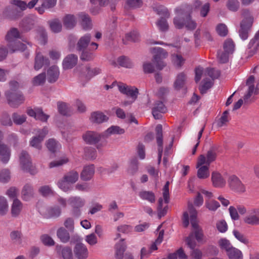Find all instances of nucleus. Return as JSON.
Masks as SVG:
<instances>
[{"instance_id":"7","label":"nucleus","mask_w":259,"mask_h":259,"mask_svg":"<svg viewBox=\"0 0 259 259\" xmlns=\"http://www.w3.org/2000/svg\"><path fill=\"white\" fill-rule=\"evenodd\" d=\"M154 50L155 54L153 56V61L155 63L156 68L161 70L166 66V63L163 60L167 57V53L160 48H155Z\"/></svg>"},{"instance_id":"55","label":"nucleus","mask_w":259,"mask_h":259,"mask_svg":"<svg viewBox=\"0 0 259 259\" xmlns=\"http://www.w3.org/2000/svg\"><path fill=\"white\" fill-rule=\"evenodd\" d=\"M233 233L236 238L239 241L246 245L249 244V239L244 234L237 230H234Z\"/></svg>"},{"instance_id":"5","label":"nucleus","mask_w":259,"mask_h":259,"mask_svg":"<svg viewBox=\"0 0 259 259\" xmlns=\"http://www.w3.org/2000/svg\"><path fill=\"white\" fill-rule=\"evenodd\" d=\"M218 155V147L216 146L211 147L206 153L200 155L197 158L198 165L210 164L215 161Z\"/></svg>"},{"instance_id":"17","label":"nucleus","mask_w":259,"mask_h":259,"mask_svg":"<svg viewBox=\"0 0 259 259\" xmlns=\"http://www.w3.org/2000/svg\"><path fill=\"white\" fill-rule=\"evenodd\" d=\"M3 134L0 131V140L3 139ZM10 156V150L5 144L0 142V158L4 163H7Z\"/></svg>"},{"instance_id":"24","label":"nucleus","mask_w":259,"mask_h":259,"mask_svg":"<svg viewBox=\"0 0 259 259\" xmlns=\"http://www.w3.org/2000/svg\"><path fill=\"white\" fill-rule=\"evenodd\" d=\"M100 135L92 131H88L83 135L84 141L89 144H95L100 140Z\"/></svg>"},{"instance_id":"47","label":"nucleus","mask_w":259,"mask_h":259,"mask_svg":"<svg viewBox=\"0 0 259 259\" xmlns=\"http://www.w3.org/2000/svg\"><path fill=\"white\" fill-rule=\"evenodd\" d=\"M58 109L60 114L63 115H70L69 107L66 103L64 102H58Z\"/></svg>"},{"instance_id":"34","label":"nucleus","mask_w":259,"mask_h":259,"mask_svg":"<svg viewBox=\"0 0 259 259\" xmlns=\"http://www.w3.org/2000/svg\"><path fill=\"white\" fill-rule=\"evenodd\" d=\"M78 174L76 171L72 170L64 176L66 179L70 184L75 183L78 179Z\"/></svg>"},{"instance_id":"9","label":"nucleus","mask_w":259,"mask_h":259,"mask_svg":"<svg viewBox=\"0 0 259 259\" xmlns=\"http://www.w3.org/2000/svg\"><path fill=\"white\" fill-rule=\"evenodd\" d=\"M8 104L11 107H18L24 101V98L20 92H7L6 93Z\"/></svg>"},{"instance_id":"26","label":"nucleus","mask_w":259,"mask_h":259,"mask_svg":"<svg viewBox=\"0 0 259 259\" xmlns=\"http://www.w3.org/2000/svg\"><path fill=\"white\" fill-rule=\"evenodd\" d=\"M91 39V36L89 34H85L81 37L77 44L76 49L77 51H81L83 50L88 49V48L87 47L89 45Z\"/></svg>"},{"instance_id":"25","label":"nucleus","mask_w":259,"mask_h":259,"mask_svg":"<svg viewBox=\"0 0 259 259\" xmlns=\"http://www.w3.org/2000/svg\"><path fill=\"white\" fill-rule=\"evenodd\" d=\"M94 172L95 167L94 165L91 164L85 166L81 173V179L83 181L90 180L93 176Z\"/></svg>"},{"instance_id":"8","label":"nucleus","mask_w":259,"mask_h":259,"mask_svg":"<svg viewBox=\"0 0 259 259\" xmlns=\"http://www.w3.org/2000/svg\"><path fill=\"white\" fill-rule=\"evenodd\" d=\"M19 159L21 167L24 170L28 171L31 174L33 175L36 173V169L32 165L30 156L26 151H22Z\"/></svg>"},{"instance_id":"10","label":"nucleus","mask_w":259,"mask_h":259,"mask_svg":"<svg viewBox=\"0 0 259 259\" xmlns=\"http://www.w3.org/2000/svg\"><path fill=\"white\" fill-rule=\"evenodd\" d=\"M243 221L245 224L251 226L259 225V207L249 210Z\"/></svg>"},{"instance_id":"41","label":"nucleus","mask_w":259,"mask_h":259,"mask_svg":"<svg viewBox=\"0 0 259 259\" xmlns=\"http://www.w3.org/2000/svg\"><path fill=\"white\" fill-rule=\"evenodd\" d=\"M153 9L157 14L159 15H162L166 18H168L170 17V13L167 9L163 6H158Z\"/></svg>"},{"instance_id":"6","label":"nucleus","mask_w":259,"mask_h":259,"mask_svg":"<svg viewBox=\"0 0 259 259\" xmlns=\"http://www.w3.org/2000/svg\"><path fill=\"white\" fill-rule=\"evenodd\" d=\"M118 87L121 93L126 95L130 98V100L124 101L122 102V104L124 106H126L130 105L135 101L138 94V90L137 88L128 86L122 83H119Z\"/></svg>"},{"instance_id":"36","label":"nucleus","mask_w":259,"mask_h":259,"mask_svg":"<svg viewBox=\"0 0 259 259\" xmlns=\"http://www.w3.org/2000/svg\"><path fill=\"white\" fill-rule=\"evenodd\" d=\"M57 236L63 242H67L69 241L70 236L67 231L64 228H60L57 231Z\"/></svg>"},{"instance_id":"54","label":"nucleus","mask_w":259,"mask_h":259,"mask_svg":"<svg viewBox=\"0 0 259 259\" xmlns=\"http://www.w3.org/2000/svg\"><path fill=\"white\" fill-rule=\"evenodd\" d=\"M46 74L42 73L34 77L32 82L34 85H39L44 84L46 81Z\"/></svg>"},{"instance_id":"63","label":"nucleus","mask_w":259,"mask_h":259,"mask_svg":"<svg viewBox=\"0 0 259 259\" xmlns=\"http://www.w3.org/2000/svg\"><path fill=\"white\" fill-rule=\"evenodd\" d=\"M85 156L87 159H94L97 156L96 150L92 147L86 148L84 150Z\"/></svg>"},{"instance_id":"46","label":"nucleus","mask_w":259,"mask_h":259,"mask_svg":"<svg viewBox=\"0 0 259 259\" xmlns=\"http://www.w3.org/2000/svg\"><path fill=\"white\" fill-rule=\"evenodd\" d=\"M219 203L213 199H206L205 206L209 210L215 211L220 207Z\"/></svg>"},{"instance_id":"11","label":"nucleus","mask_w":259,"mask_h":259,"mask_svg":"<svg viewBox=\"0 0 259 259\" xmlns=\"http://www.w3.org/2000/svg\"><path fill=\"white\" fill-rule=\"evenodd\" d=\"M228 184L230 188L233 191L243 193L245 191V188L241 181L235 175L231 176L228 180Z\"/></svg>"},{"instance_id":"48","label":"nucleus","mask_w":259,"mask_h":259,"mask_svg":"<svg viewBox=\"0 0 259 259\" xmlns=\"http://www.w3.org/2000/svg\"><path fill=\"white\" fill-rule=\"evenodd\" d=\"M61 213V210L60 208L58 206L51 207L48 208L47 210V214L49 217H58L60 215Z\"/></svg>"},{"instance_id":"57","label":"nucleus","mask_w":259,"mask_h":259,"mask_svg":"<svg viewBox=\"0 0 259 259\" xmlns=\"http://www.w3.org/2000/svg\"><path fill=\"white\" fill-rule=\"evenodd\" d=\"M117 62L120 66L126 68H131L133 66L131 60L125 57H120L118 58Z\"/></svg>"},{"instance_id":"62","label":"nucleus","mask_w":259,"mask_h":259,"mask_svg":"<svg viewBox=\"0 0 259 259\" xmlns=\"http://www.w3.org/2000/svg\"><path fill=\"white\" fill-rule=\"evenodd\" d=\"M231 53L227 52L226 51H220L218 54V58L220 62L225 63L228 62L229 56Z\"/></svg>"},{"instance_id":"27","label":"nucleus","mask_w":259,"mask_h":259,"mask_svg":"<svg viewBox=\"0 0 259 259\" xmlns=\"http://www.w3.org/2000/svg\"><path fill=\"white\" fill-rule=\"evenodd\" d=\"M90 119L92 122L101 123L107 121L108 117L101 112L96 111L91 114Z\"/></svg>"},{"instance_id":"14","label":"nucleus","mask_w":259,"mask_h":259,"mask_svg":"<svg viewBox=\"0 0 259 259\" xmlns=\"http://www.w3.org/2000/svg\"><path fill=\"white\" fill-rule=\"evenodd\" d=\"M155 131L156 133V142L158 146V163H160L163 152V135L162 125L158 124L156 126Z\"/></svg>"},{"instance_id":"18","label":"nucleus","mask_w":259,"mask_h":259,"mask_svg":"<svg viewBox=\"0 0 259 259\" xmlns=\"http://www.w3.org/2000/svg\"><path fill=\"white\" fill-rule=\"evenodd\" d=\"M78 57L74 54L67 56L63 60V67L64 69H69L74 67L77 63Z\"/></svg>"},{"instance_id":"1","label":"nucleus","mask_w":259,"mask_h":259,"mask_svg":"<svg viewBox=\"0 0 259 259\" xmlns=\"http://www.w3.org/2000/svg\"><path fill=\"white\" fill-rule=\"evenodd\" d=\"M201 2L195 1L192 5H185L177 8L175 10L176 16L173 19V23L177 29L184 27L189 30L194 29L197 26L195 21L192 20L191 14L201 6Z\"/></svg>"},{"instance_id":"51","label":"nucleus","mask_w":259,"mask_h":259,"mask_svg":"<svg viewBox=\"0 0 259 259\" xmlns=\"http://www.w3.org/2000/svg\"><path fill=\"white\" fill-rule=\"evenodd\" d=\"M10 237L15 243L20 244L22 242V233L20 231H12L10 234Z\"/></svg>"},{"instance_id":"58","label":"nucleus","mask_w":259,"mask_h":259,"mask_svg":"<svg viewBox=\"0 0 259 259\" xmlns=\"http://www.w3.org/2000/svg\"><path fill=\"white\" fill-rule=\"evenodd\" d=\"M138 169V161L136 158L133 159L130 164L128 172L131 175H134Z\"/></svg>"},{"instance_id":"61","label":"nucleus","mask_w":259,"mask_h":259,"mask_svg":"<svg viewBox=\"0 0 259 259\" xmlns=\"http://www.w3.org/2000/svg\"><path fill=\"white\" fill-rule=\"evenodd\" d=\"M10 51H11L12 52H14L16 51H23L25 50L26 46L25 45L20 42V41H15L11 47H8Z\"/></svg>"},{"instance_id":"31","label":"nucleus","mask_w":259,"mask_h":259,"mask_svg":"<svg viewBox=\"0 0 259 259\" xmlns=\"http://www.w3.org/2000/svg\"><path fill=\"white\" fill-rule=\"evenodd\" d=\"M69 203L74 208H79L84 204V201L80 197H72L68 200Z\"/></svg>"},{"instance_id":"39","label":"nucleus","mask_w":259,"mask_h":259,"mask_svg":"<svg viewBox=\"0 0 259 259\" xmlns=\"http://www.w3.org/2000/svg\"><path fill=\"white\" fill-rule=\"evenodd\" d=\"M227 253L230 259H242V257L241 251L234 247Z\"/></svg>"},{"instance_id":"45","label":"nucleus","mask_w":259,"mask_h":259,"mask_svg":"<svg viewBox=\"0 0 259 259\" xmlns=\"http://www.w3.org/2000/svg\"><path fill=\"white\" fill-rule=\"evenodd\" d=\"M230 119V117L229 116V111L226 110L223 113L222 115L218 121V125L219 127H222L226 125L227 123L229 122Z\"/></svg>"},{"instance_id":"38","label":"nucleus","mask_w":259,"mask_h":259,"mask_svg":"<svg viewBox=\"0 0 259 259\" xmlns=\"http://www.w3.org/2000/svg\"><path fill=\"white\" fill-rule=\"evenodd\" d=\"M81 22V24L84 29H89L91 28V22L89 16L84 14L81 13L79 14Z\"/></svg>"},{"instance_id":"16","label":"nucleus","mask_w":259,"mask_h":259,"mask_svg":"<svg viewBox=\"0 0 259 259\" xmlns=\"http://www.w3.org/2000/svg\"><path fill=\"white\" fill-rule=\"evenodd\" d=\"M21 35L19 31L15 28H11L6 36V39L8 42V47H11V46L15 43L17 38H20Z\"/></svg>"},{"instance_id":"37","label":"nucleus","mask_w":259,"mask_h":259,"mask_svg":"<svg viewBox=\"0 0 259 259\" xmlns=\"http://www.w3.org/2000/svg\"><path fill=\"white\" fill-rule=\"evenodd\" d=\"M124 130L118 126H111L108 128L105 132L106 136H108L112 134H123Z\"/></svg>"},{"instance_id":"44","label":"nucleus","mask_w":259,"mask_h":259,"mask_svg":"<svg viewBox=\"0 0 259 259\" xmlns=\"http://www.w3.org/2000/svg\"><path fill=\"white\" fill-rule=\"evenodd\" d=\"M22 194L23 199L25 200H27L33 195L32 187L29 184L25 185L22 190Z\"/></svg>"},{"instance_id":"52","label":"nucleus","mask_w":259,"mask_h":259,"mask_svg":"<svg viewBox=\"0 0 259 259\" xmlns=\"http://www.w3.org/2000/svg\"><path fill=\"white\" fill-rule=\"evenodd\" d=\"M12 118L16 124L20 125L25 122L26 116L25 115H20L17 113H14L12 115Z\"/></svg>"},{"instance_id":"30","label":"nucleus","mask_w":259,"mask_h":259,"mask_svg":"<svg viewBox=\"0 0 259 259\" xmlns=\"http://www.w3.org/2000/svg\"><path fill=\"white\" fill-rule=\"evenodd\" d=\"M64 25L67 28H72L76 25V19L74 16L72 15H67L63 18Z\"/></svg>"},{"instance_id":"49","label":"nucleus","mask_w":259,"mask_h":259,"mask_svg":"<svg viewBox=\"0 0 259 259\" xmlns=\"http://www.w3.org/2000/svg\"><path fill=\"white\" fill-rule=\"evenodd\" d=\"M171 59L173 63L178 67H181L185 62V59L182 55L178 53L172 55Z\"/></svg>"},{"instance_id":"23","label":"nucleus","mask_w":259,"mask_h":259,"mask_svg":"<svg viewBox=\"0 0 259 259\" xmlns=\"http://www.w3.org/2000/svg\"><path fill=\"white\" fill-rule=\"evenodd\" d=\"M59 71L57 66L54 65L50 67L47 70V79L49 82H55L58 78Z\"/></svg>"},{"instance_id":"13","label":"nucleus","mask_w":259,"mask_h":259,"mask_svg":"<svg viewBox=\"0 0 259 259\" xmlns=\"http://www.w3.org/2000/svg\"><path fill=\"white\" fill-rule=\"evenodd\" d=\"M73 252L77 259H87L89 256V251L87 246L80 242L75 244Z\"/></svg>"},{"instance_id":"43","label":"nucleus","mask_w":259,"mask_h":259,"mask_svg":"<svg viewBox=\"0 0 259 259\" xmlns=\"http://www.w3.org/2000/svg\"><path fill=\"white\" fill-rule=\"evenodd\" d=\"M49 23L51 29L54 32H59L61 30L62 24L59 20L55 19L50 21Z\"/></svg>"},{"instance_id":"50","label":"nucleus","mask_w":259,"mask_h":259,"mask_svg":"<svg viewBox=\"0 0 259 259\" xmlns=\"http://www.w3.org/2000/svg\"><path fill=\"white\" fill-rule=\"evenodd\" d=\"M8 210V204L7 199L3 196H0V214H6Z\"/></svg>"},{"instance_id":"64","label":"nucleus","mask_w":259,"mask_h":259,"mask_svg":"<svg viewBox=\"0 0 259 259\" xmlns=\"http://www.w3.org/2000/svg\"><path fill=\"white\" fill-rule=\"evenodd\" d=\"M224 50L227 52L233 53L234 50V44L231 39H227L224 42Z\"/></svg>"},{"instance_id":"32","label":"nucleus","mask_w":259,"mask_h":259,"mask_svg":"<svg viewBox=\"0 0 259 259\" xmlns=\"http://www.w3.org/2000/svg\"><path fill=\"white\" fill-rule=\"evenodd\" d=\"M126 249V246L123 242V240H121L120 242L116 245V254L115 257L116 259H122L123 257V252Z\"/></svg>"},{"instance_id":"42","label":"nucleus","mask_w":259,"mask_h":259,"mask_svg":"<svg viewBox=\"0 0 259 259\" xmlns=\"http://www.w3.org/2000/svg\"><path fill=\"white\" fill-rule=\"evenodd\" d=\"M139 39V34L136 31H133L126 33L125 38L123 39L124 44H127L128 41L135 42Z\"/></svg>"},{"instance_id":"21","label":"nucleus","mask_w":259,"mask_h":259,"mask_svg":"<svg viewBox=\"0 0 259 259\" xmlns=\"http://www.w3.org/2000/svg\"><path fill=\"white\" fill-rule=\"evenodd\" d=\"M49 64L50 61L48 58L45 57L40 52L36 53L34 65L35 70H38L41 68L44 65H48Z\"/></svg>"},{"instance_id":"22","label":"nucleus","mask_w":259,"mask_h":259,"mask_svg":"<svg viewBox=\"0 0 259 259\" xmlns=\"http://www.w3.org/2000/svg\"><path fill=\"white\" fill-rule=\"evenodd\" d=\"M196 168L198 169L197 176V177L200 179H205L209 177V165L207 164L198 165V160H197L196 165Z\"/></svg>"},{"instance_id":"29","label":"nucleus","mask_w":259,"mask_h":259,"mask_svg":"<svg viewBox=\"0 0 259 259\" xmlns=\"http://www.w3.org/2000/svg\"><path fill=\"white\" fill-rule=\"evenodd\" d=\"M186 79L187 76L184 73L181 72L178 74L174 83L175 88L177 90L183 88L186 83Z\"/></svg>"},{"instance_id":"15","label":"nucleus","mask_w":259,"mask_h":259,"mask_svg":"<svg viewBox=\"0 0 259 259\" xmlns=\"http://www.w3.org/2000/svg\"><path fill=\"white\" fill-rule=\"evenodd\" d=\"M211 180L213 186L215 188H223L226 184V180L222 174L217 171L212 172Z\"/></svg>"},{"instance_id":"33","label":"nucleus","mask_w":259,"mask_h":259,"mask_svg":"<svg viewBox=\"0 0 259 259\" xmlns=\"http://www.w3.org/2000/svg\"><path fill=\"white\" fill-rule=\"evenodd\" d=\"M139 196L144 200H146L151 203L155 201V196L151 191H142L139 192Z\"/></svg>"},{"instance_id":"56","label":"nucleus","mask_w":259,"mask_h":259,"mask_svg":"<svg viewBox=\"0 0 259 259\" xmlns=\"http://www.w3.org/2000/svg\"><path fill=\"white\" fill-rule=\"evenodd\" d=\"M212 84V81L209 79L206 78L203 79L202 84L199 88L201 94H203L205 93L206 91L211 87Z\"/></svg>"},{"instance_id":"20","label":"nucleus","mask_w":259,"mask_h":259,"mask_svg":"<svg viewBox=\"0 0 259 259\" xmlns=\"http://www.w3.org/2000/svg\"><path fill=\"white\" fill-rule=\"evenodd\" d=\"M167 109L161 102H156L152 109V114L156 119H160L162 117L161 113L166 112Z\"/></svg>"},{"instance_id":"60","label":"nucleus","mask_w":259,"mask_h":259,"mask_svg":"<svg viewBox=\"0 0 259 259\" xmlns=\"http://www.w3.org/2000/svg\"><path fill=\"white\" fill-rule=\"evenodd\" d=\"M157 25L159 29L162 31H167L168 29L169 26L166 19L163 17L157 21Z\"/></svg>"},{"instance_id":"59","label":"nucleus","mask_w":259,"mask_h":259,"mask_svg":"<svg viewBox=\"0 0 259 259\" xmlns=\"http://www.w3.org/2000/svg\"><path fill=\"white\" fill-rule=\"evenodd\" d=\"M68 162V159L66 157H63L57 160H54L49 163V167L50 168L61 166Z\"/></svg>"},{"instance_id":"4","label":"nucleus","mask_w":259,"mask_h":259,"mask_svg":"<svg viewBox=\"0 0 259 259\" xmlns=\"http://www.w3.org/2000/svg\"><path fill=\"white\" fill-rule=\"evenodd\" d=\"M242 15L244 19L240 24L239 33L240 37L245 40L248 37V31L252 25L253 19L247 10L242 11Z\"/></svg>"},{"instance_id":"3","label":"nucleus","mask_w":259,"mask_h":259,"mask_svg":"<svg viewBox=\"0 0 259 259\" xmlns=\"http://www.w3.org/2000/svg\"><path fill=\"white\" fill-rule=\"evenodd\" d=\"M189 211L191 225L193 228L192 233L194 234V237L195 236L198 242H202L204 241V235L202 229L198 225L197 212L192 205L189 206Z\"/></svg>"},{"instance_id":"12","label":"nucleus","mask_w":259,"mask_h":259,"mask_svg":"<svg viewBox=\"0 0 259 259\" xmlns=\"http://www.w3.org/2000/svg\"><path fill=\"white\" fill-rule=\"evenodd\" d=\"M98 45L96 42H92L88 49L81 51V52L80 58L81 60L91 61L92 60L94 57L93 52L98 49Z\"/></svg>"},{"instance_id":"2","label":"nucleus","mask_w":259,"mask_h":259,"mask_svg":"<svg viewBox=\"0 0 259 259\" xmlns=\"http://www.w3.org/2000/svg\"><path fill=\"white\" fill-rule=\"evenodd\" d=\"M246 85L248 87L246 93L244 95L243 100L239 99L234 105L233 110H237L240 108L243 103L249 104L253 102L256 98L255 96L258 94V83L255 81L253 75H250L246 80Z\"/></svg>"},{"instance_id":"53","label":"nucleus","mask_w":259,"mask_h":259,"mask_svg":"<svg viewBox=\"0 0 259 259\" xmlns=\"http://www.w3.org/2000/svg\"><path fill=\"white\" fill-rule=\"evenodd\" d=\"M46 144L48 149L52 152H55L60 147V145L53 139H49Z\"/></svg>"},{"instance_id":"28","label":"nucleus","mask_w":259,"mask_h":259,"mask_svg":"<svg viewBox=\"0 0 259 259\" xmlns=\"http://www.w3.org/2000/svg\"><path fill=\"white\" fill-rule=\"evenodd\" d=\"M23 205L18 199H14L11 207V214L13 217H16L19 215L22 209Z\"/></svg>"},{"instance_id":"35","label":"nucleus","mask_w":259,"mask_h":259,"mask_svg":"<svg viewBox=\"0 0 259 259\" xmlns=\"http://www.w3.org/2000/svg\"><path fill=\"white\" fill-rule=\"evenodd\" d=\"M218 245L221 249L225 250L227 253L233 247L230 241L226 238L220 239L218 241Z\"/></svg>"},{"instance_id":"19","label":"nucleus","mask_w":259,"mask_h":259,"mask_svg":"<svg viewBox=\"0 0 259 259\" xmlns=\"http://www.w3.org/2000/svg\"><path fill=\"white\" fill-rule=\"evenodd\" d=\"M38 2V0H31L28 4H26L25 2L21 0H12L11 3L23 11L27 8L32 9L34 8Z\"/></svg>"},{"instance_id":"40","label":"nucleus","mask_w":259,"mask_h":259,"mask_svg":"<svg viewBox=\"0 0 259 259\" xmlns=\"http://www.w3.org/2000/svg\"><path fill=\"white\" fill-rule=\"evenodd\" d=\"M57 185L59 188L64 192L70 190L71 188V184L64 179V177L58 181Z\"/></svg>"}]
</instances>
